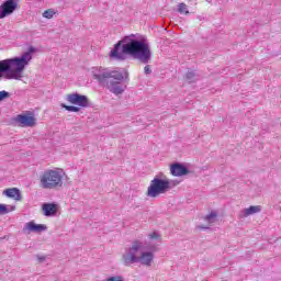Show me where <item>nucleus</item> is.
Listing matches in <instances>:
<instances>
[{
  "label": "nucleus",
  "instance_id": "1",
  "mask_svg": "<svg viewBox=\"0 0 281 281\" xmlns=\"http://www.w3.org/2000/svg\"><path fill=\"white\" fill-rule=\"evenodd\" d=\"M109 56L112 60H126V56H132L143 65H148V61L153 58V53L146 40H139L135 37V34H131L119 41Z\"/></svg>",
  "mask_w": 281,
  "mask_h": 281
},
{
  "label": "nucleus",
  "instance_id": "2",
  "mask_svg": "<svg viewBox=\"0 0 281 281\" xmlns=\"http://www.w3.org/2000/svg\"><path fill=\"white\" fill-rule=\"evenodd\" d=\"M101 87L114 95H122L126 91L125 80H128L127 71H102L93 75Z\"/></svg>",
  "mask_w": 281,
  "mask_h": 281
},
{
  "label": "nucleus",
  "instance_id": "3",
  "mask_svg": "<svg viewBox=\"0 0 281 281\" xmlns=\"http://www.w3.org/2000/svg\"><path fill=\"white\" fill-rule=\"evenodd\" d=\"M122 258L125 267H131V265H136L137 262L145 267H150L155 260V254L144 250V243L136 239L132 241L131 247L125 250Z\"/></svg>",
  "mask_w": 281,
  "mask_h": 281
},
{
  "label": "nucleus",
  "instance_id": "4",
  "mask_svg": "<svg viewBox=\"0 0 281 281\" xmlns=\"http://www.w3.org/2000/svg\"><path fill=\"white\" fill-rule=\"evenodd\" d=\"M36 52L34 46H30L21 56L0 60V71H25L32 61V55Z\"/></svg>",
  "mask_w": 281,
  "mask_h": 281
},
{
  "label": "nucleus",
  "instance_id": "5",
  "mask_svg": "<svg viewBox=\"0 0 281 281\" xmlns=\"http://www.w3.org/2000/svg\"><path fill=\"white\" fill-rule=\"evenodd\" d=\"M179 186V181H173L164 176V173L156 176L151 181L147 189V196L150 199H157L159 194H166V192H170L172 188Z\"/></svg>",
  "mask_w": 281,
  "mask_h": 281
},
{
  "label": "nucleus",
  "instance_id": "6",
  "mask_svg": "<svg viewBox=\"0 0 281 281\" xmlns=\"http://www.w3.org/2000/svg\"><path fill=\"white\" fill-rule=\"evenodd\" d=\"M40 186L43 190L63 188V173L58 170L47 169L40 176Z\"/></svg>",
  "mask_w": 281,
  "mask_h": 281
},
{
  "label": "nucleus",
  "instance_id": "7",
  "mask_svg": "<svg viewBox=\"0 0 281 281\" xmlns=\"http://www.w3.org/2000/svg\"><path fill=\"white\" fill-rule=\"evenodd\" d=\"M21 0H4L0 5V19H5L10 14H14L19 10V3Z\"/></svg>",
  "mask_w": 281,
  "mask_h": 281
},
{
  "label": "nucleus",
  "instance_id": "8",
  "mask_svg": "<svg viewBox=\"0 0 281 281\" xmlns=\"http://www.w3.org/2000/svg\"><path fill=\"white\" fill-rule=\"evenodd\" d=\"M66 100L70 104H76L77 106H81L82 109H87V106H89V98L78 92L68 94Z\"/></svg>",
  "mask_w": 281,
  "mask_h": 281
},
{
  "label": "nucleus",
  "instance_id": "9",
  "mask_svg": "<svg viewBox=\"0 0 281 281\" xmlns=\"http://www.w3.org/2000/svg\"><path fill=\"white\" fill-rule=\"evenodd\" d=\"M15 122L20 124L23 128H33V126H36V117L33 115L30 116L27 114H19L15 117Z\"/></svg>",
  "mask_w": 281,
  "mask_h": 281
},
{
  "label": "nucleus",
  "instance_id": "10",
  "mask_svg": "<svg viewBox=\"0 0 281 281\" xmlns=\"http://www.w3.org/2000/svg\"><path fill=\"white\" fill-rule=\"evenodd\" d=\"M23 232H27V234H42V232H47V225L45 224H35L34 221L27 222L24 227Z\"/></svg>",
  "mask_w": 281,
  "mask_h": 281
},
{
  "label": "nucleus",
  "instance_id": "11",
  "mask_svg": "<svg viewBox=\"0 0 281 281\" xmlns=\"http://www.w3.org/2000/svg\"><path fill=\"white\" fill-rule=\"evenodd\" d=\"M170 173L172 177H186L190 173V170L183 164L175 162L170 166Z\"/></svg>",
  "mask_w": 281,
  "mask_h": 281
},
{
  "label": "nucleus",
  "instance_id": "12",
  "mask_svg": "<svg viewBox=\"0 0 281 281\" xmlns=\"http://www.w3.org/2000/svg\"><path fill=\"white\" fill-rule=\"evenodd\" d=\"M25 74L23 71H0V80H23Z\"/></svg>",
  "mask_w": 281,
  "mask_h": 281
},
{
  "label": "nucleus",
  "instance_id": "13",
  "mask_svg": "<svg viewBox=\"0 0 281 281\" xmlns=\"http://www.w3.org/2000/svg\"><path fill=\"white\" fill-rule=\"evenodd\" d=\"M44 216H56L58 214V205L54 203H44L42 205Z\"/></svg>",
  "mask_w": 281,
  "mask_h": 281
},
{
  "label": "nucleus",
  "instance_id": "14",
  "mask_svg": "<svg viewBox=\"0 0 281 281\" xmlns=\"http://www.w3.org/2000/svg\"><path fill=\"white\" fill-rule=\"evenodd\" d=\"M3 194L8 196L9 199H14L15 201H21V190L18 188H11V189H5L3 191Z\"/></svg>",
  "mask_w": 281,
  "mask_h": 281
},
{
  "label": "nucleus",
  "instance_id": "15",
  "mask_svg": "<svg viewBox=\"0 0 281 281\" xmlns=\"http://www.w3.org/2000/svg\"><path fill=\"white\" fill-rule=\"evenodd\" d=\"M262 206L256 205V206H249L248 209L243 210V216H251V214H258V212H261Z\"/></svg>",
  "mask_w": 281,
  "mask_h": 281
},
{
  "label": "nucleus",
  "instance_id": "16",
  "mask_svg": "<svg viewBox=\"0 0 281 281\" xmlns=\"http://www.w3.org/2000/svg\"><path fill=\"white\" fill-rule=\"evenodd\" d=\"M61 109H66V111H69V113H78L80 112V108L75 105H67L65 103H61Z\"/></svg>",
  "mask_w": 281,
  "mask_h": 281
},
{
  "label": "nucleus",
  "instance_id": "17",
  "mask_svg": "<svg viewBox=\"0 0 281 281\" xmlns=\"http://www.w3.org/2000/svg\"><path fill=\"white\" fill-rule=\"evenodd\" d=\"M54 14H56L54 9H47L43 12L42 16H44V19H54Z\"/></svg>",
  "mask_w": 281,
  "mask_h": 281
},
{
  "label": "nucleus",
  "instance_id": "18",
  "mask_svg": "<svg viewBox=\"0 0 281 281\" xmlns=\"http://www.w3.org/2000/svg\"><path fill=\"white\" fill-rule=\"evenodd\" d=\"M178 12H180V14H190L188 5L183 2L178 5Z\"/></svg>",
  "mask_w": 281,
  "mask_h": 281
},
{
  "label": "nucleus",
  "instance_id": "19",
  "mask_svg": "<svg viewBox=\"0 0 281 281\" xmlns=\"http://www.w3.org/2000/svg\"><path fill=\"white\" fill-rule=\"evenodd\" d=\"M186 78L188 82H194V80H196V74H194V71H189L187 72Z\"/></svg>",
  "mask_w": 281,
  "mask_h": 281
},
{
  "label": "nucleus",
  "instance_id": "20",
  "mask_svg": "<svg viewBox=\"0 0 281 281\" xmlns=\"http://www.w3.org/2000/svg\"><path fill=\"white\" fill-rule=\"evenodd\" d=\"M216 212H211L209 215L205 216V221H207L209 223H214V221H216Z\"/></svg>",
  "mask_w": 281,
  "mask_h": 281
},
{
  "label": "nucleus",
  "instance_id": "21",
  "mask_svg": "<svg viewBox=\"0 0 281 281\" xmlns=\"http://www.w3.org/2000/svg\"><path fill=\"white\" fill-rule=\"evenodd\" d=\"M5 214H10V209H8V205L5 204H0V216Z\"/></svg>",
  "mask_w": 281,
  "mask_h": 281
},
{
  "label": "nucleus",
  "instance_id": "22",
  "mask_svg": "<svg viewBox=\"0 0 281 281\" xmlns=\"http://www.w3.org/2000/svg\"><path fill=\"white\" fill-rule=\"evenodd\" d=\"M5 98H10V92L2 90L0 91V102H3V100H5Z\"/></svg>",
  "mask_w": 281,
  "mask_h": 281
},
{
  "label": "nucleus",
  "instance_id": "23",
  "mask_svg": "<svg viewBox=\"0 0 281 281\" xmlns=\"http://www.w3.org/2000/svg\"><path fill=\"white\" fill-rule=\"evenodd\" d=\"M149 238H150L151 240H157V238H159V233L154 232V233L149 234Z\"/></svg>",
  "mask_w": 281,
  "mask_h": 281
},
{
  "label": "nucleus",
  "instance_id": "24",
  "mask_svg": "<svg viewBox=\"0 0 281 281\" xmlns=\"http://www.w3.org/2000/svg\"><path fill=\"white\" fill-rule=\"evenodd\" d=\"M36 258L38 262H45V256L37 255Z\"/></svg>",
  "mask_w": 281,
  "mask_h": 281
},
{
  "label": "nucleus",
  "instance_id": "25",
  "mask_svg": "<svg viewBox=\"0 0 281 281\" xmlns=\"http://www.w3.org/2000/svg\"><path fill=\"white\" fill-rule=\"evenodd\" d=\"M144 71H150V66L149 65L145 66Z\"/></svg>",
  "mask_w": 281,
  "mask_h": 281
},
{
  "label": "nucleus",
  "instance_id": "26",
  "mask_svg": "<svg viewBox=\"0 0 281 281\" xmlns=\"http://www.w3.org/2000/svg\"><path fill=\"white\" fill-rule=\"evenodd\" d=\"M102 71H109V69L105 68V69H102Z\"/></svg>",
  "mask_w": 281,
  "mask_h": 281
},
{
  "label": "nucleus",
  "instance_id": "27",
  "mask_svg": "<svg viewBox=\"0 0 281 281\" xmlns=\"http://www.w3.org/2000/svg\"><path fill=\"white\" fill-rule=\"evenodd\" d=\"M145 74L148 75V74H150V71H146Z\"/></svg>",
  "mask_w": 281,
  "mask_h": 281
},
{
  "label": "nucleus",
  "instance_id": "28",
  "mask_svg": "<svg viewBox=\"0 0 281 281\" xmlns=\"http://www.w3.org/2000/svg\"><path fill=\"white\" fill-rule=\"evenodd\" d=\"M14 209H15V207H14V206H12V209H11V210L13 211Z\"/></svg>",
  "mask_w": 281,
  "mask_h": 281
},
{
  "label": "nucleus",
  "instance_id": "29",
  "mask_svg": "<svg viewBox=\"0 0 281 281\" xmlns=\"http://www.w3.org/2000/svg\"><path fill=\"white\" fill-rule=\"evenodd\" d=\"M206 1H209V3H210V0H206Z\"/></svg>",
  "mask_w": 281,
  "mask_h": 281
}]
</instances>
